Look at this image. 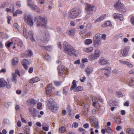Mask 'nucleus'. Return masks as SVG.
Masks as SVG:
<instances>
[{
	"label": "nucleus",
	"instance_id": "obj_61",
	"mask_svg": "<svg viewBox=\"0 0 134 134\" xmlns=\"http://www.w3.org/2000/svg\"><path fill=\"white\" fill-rule=\"evenodd\" d=\"M53 99L52 98H50L48 100V103L50 104V105L53 104Z\"/></svg>",
	"mask_w": 134,
	"mask_h": 134
},
{
	"label": "nucleus",
	"instance_id": "obj_47",
	"mask_svg": "<svg viewBox=\"0 0 134 134\" xmlns=\"http://www.w3.org/2000/svg\"><path fill=\"white\" fill-rule=\"evenodd\" d=\"M113 16L114 17V18L115 19H118V16H119V14L118 13H114L113 14Z\"/></svg>",
	"mask_w": 134,
	"mask_h": 134
},
{
	"label": "nucleus",
	"instance_id": "obj_43",
	"mask_svg": "<svg viewBox=\"0 0 134 134\" xmlns=\"http://www.w3.org/2000/svg\"><path fill=\"white\" fill-rule=\"evenodd\" d=\"M45 59L47 61H49L51 60V56L49 54H47L45 57Z\"/></svg>",
	"mask_w": 134,
	"mask_h": 134
},
{
	"label": "nucleus",
	"instance_id": "obj_26",
	"mask_svg": "<svg viewBox=\"0 0 134 134\" xmlns=\"http://www.w3.org/2000/svg\"><path fill=\"white\" fill-rule=\"evenodd\" d=\"M29 36L31 40L33 42H35V40L34 37V32L32 31H29L28 33Z\"/></svg>",
	"mask_w": 134,
	"mask_h": 134
},
{
	"label": "nucleus",
	"instance_id": "obj_46",
	"mask_svg": "<svg viewBox=\"0 0 134 134\" xmlns=\"http://www.w3.org/2000/svg\"><path fill=\"white\" fill-rule=\"evenodd\" d=\"M6 85L7 87L8 88H10L12 86V84L11 83H10L9 82H8V83H7L6 84Z\"/></svg>",
	"mask_w": 134,
	"mask_h": 134
},
{
	"label": "nucleus",
	"instance_id": "obj_52",
	"mask_svg": "<svg viewBox=\"0 0 134 134\" xmlns=\"http://www.w3.org/2000/svg\"><path fill=\"white\" fill-rule=\"evenodd\" d=\"M67 109L69 113H71L72 112V108L70 105H68L67 106Z\"/></svg>",
	"mask_w": 134,
	"mask_h": 134
},
{
	"label": "nucleus",
	"instance_id": "obj_5",
	"mask_svg": "<svg viewBox=\"0 0 134 134\" xmlns=\"http://www.w3.org/2000/svg\"><path fill=\"white\" fill-rule=\"evenodd\" d=\"M94 8V6L93 5L87 4L85 7V10L87 12V14L85 17L88 19L92 15Z\"/></svg>",
	"mask_w": 134,
	"mask_h": 134
},
{
	"label": "nucleus",
	"instance_id": "obj_50",
	"mask_svg": "<svg viewBox=\"0 0 134 134\" xmlns=\"http://www.w3.org/2000/svg\"><path fill=\"white\" fill-rule=\"evenodd\" d=\"M118 19H119L120 20L122 21L124 19V17L122 14H119Z\"/></svg>",
	"mask_w": 134,
	"mask_h": 134
},
{
	"label": "nucleus",
	"instance_id": "obj_57",
	"mask_svg": "<svg viewBox=\"0 0 134 134\" xmlns=\"http://www.w3.org/2000/svg\"><path fill=\"white\" fill-rule=\"evenodd\" d=\"M46 88L52 90V86L50 84H48L47 86V87Z\"/></svg>",
	"mask_w": 134,
	"mask_h": 134
},
{
	"label": "nucleus",
	"instance_id": "obj_59",
	"mask_svg": "<svg viewBox=\"0 0 134 134\" xmlns=\"http://www.w3.org/2000/svg\"><path fill=\"white\" fill-rule=\"evenodd\" d=\"M13 26L14 28H16L17 29H18L19 28V25L18 24L16 23H14Z\"/></svg>",
	"mask_w": 134,
	"mask_h": 134
},
{
	"label": "nucleus",
	"instance_id": "obj_56",
	"mask_svg": "<svg viewBox=\"0 0 134 134\" xmlns=\"http://www.w3.org/2000/svg\"><path fill=\"white\" fill-rule=\"evenodd\" d=\"M83 126L85 129L88 128L89 127V124L88 123H86L83 124Z\"/></svg>",
	"mask_w": 134,
	"mask_h": 134
},
{
	"label": "nucleus",
	"instance_id": "obj_48",
	"mask_svg": "<svg viewBox=\"0 0 134 134\" xmlns=\"http://www.w3.org/2000/svg\"><path fill=\"white\" fill-rule=\"evenodd\" d=\"M46 94H47L49 95V94L51 93L52 90H50V89H48L47 88H46Z\"/></svg>",
	"mask_w": 134,
	"mask_h": 134
},
{
	"label": "nucleus",
	"instance_id": "obj_55",
	"mask_svg": "<svg viewBox=\"0 0 134 134\" xmlns=\"http://www.w3.org/2000/svg\"><path fill=\"white\" fill-rule=\"evenodd\" d=\"M21 2L20 1H18L16 2V5L19 7H20L21 6Z\"/></svg>",
	"mask_w": 134,
	"mask_h": 134
},
{
	"label": "nucleus",
	"instance_id": "obj_7",
	"mask_svg": "<svg viewBox=\"0 0 134 134\" xmlns=\"http://www.w3.org/2000/svg\"><path fill=\"white\" fill-rule=\"evenodd\" d=\"M24 17V20L26 23L30 26H33L34 22L31 16L29 15L25 14Z\"/></svg>",
	"mask_w": 134,
	"mask_h": 134
},
{
	"label": "nucleus",
	"instance_id": "obj_64",
	"mask_svg": "<svg viewBox=\"0 0 134 134\" xmlns=\"http://www.w3.org/2000/svg\"><path fill=\"white\" fill-rule=\"evenodd\" d=\"M9 120L7 119H4L3 120V122L6 124H8L9 123Z\"/></svg>",
	"mask_w": 134,
	"mask_h": 134
},
{
	"label": "nucleus",
	"instance_id": "obj_33",
	"mask_svg": "<svg viewBox=\"0 0 134 134\" xmlns=\"http://www.w3.org/2000/svg\"><path fill=\"white\" fill-rule=\"evenodd\" d=\"M126 131L129 134H134V129L133 128H128L127 129Z\"/></svg>",
	"mask_w": 134,
	"mask_h": 134
},
{
	"label": "nucleus",
	"instance_id": "obj_28",
	"mask_svg": "<svg viewBox=\"0 0 134 134\" xmlns=\"http://www.w3.org/2000/svg\"><path fill=\"white\" fill-rule=\"evenodd\" d=\"M101 44V40L93 41V45L95 47H97Z\"/></svg>",
	"mask_w": 134,
	"mask_h": 134
},
{
	"label": "nucleus",
	"instance_id": "obj_6",
	"mask_svg": "<svg viewBox=\"0 0 134 134\" xmlns=\"http://www.w3.org/2000/svg\"><path fill=\"white\" fill-rule=\"evenodd\" d=\"M100 51L98 49L95 50L94 53H91L89 55L88 59L92 61L98 59L100 55Z\"/></svg>",
	"mask_w": 134,
	"mask_h": 134
},
{
	"label": "nucleus",
	"instance_id": "obj_17",
	"mask_svg": "<svg viewBox=\"0 0 134 134\" xmlns=\"http://www.w3.org/2000/svg\"><path fill=\"white\" fill-rule=\"evenodd\" d=\"M92 101L93 102V106L96 108L98 109L99 108L100 106L99 103L97 100V98L95 97H93L92 98Z\"/></svg>",
	"mask_w": 134,
	"mask_h": 134
},
{
	"label": "nucleus",
	"instance_id": "obj_40",
	"mask_svg": "<svg viewBox=\"0 0 134 134\" xmlns=\"http://www.w3.org/2000/svg\"><path fill=\"white\" fill-rule=\"evenodd\" d=\"M23 13L22 11L20 10L19 9L16 10L15 12L13 14V16H16L17 15V14H21Z\"/></svg>",
	"mask_w": 134,
	"mask_h": 134
},
{
	"label": "nucleus",
	"instance_id": "obj_10",
	"mask_svg": "<svg viewBox=\"0 0 134 134\" xmlns=\"http://www.w3.org/2000/svg\"><path fill=\"white\" fill-rule=\"evenodd\" d=\"M114 7L117 9L119 11L122 12H124V5L122 4L120 2V0H119L117 2L116 4H114Z\"/></svg>",
	"mask_w": 134,
	"mask_h": 134
},
{
	"label": "nucleus",
	"instance_id": "obj_4",
	"mask_svg": "<svg viewBox=\"0 0 134 134\" xmlns=\"http://www.w3.org/2000/svg\"><path fill=\"white\" fill-rule=\"evenodd\" d=\"M63 48L64 51L69 55L74 54L76 52V50L73 47L66 42H64Z\"/></svg>",
	"mask_w": 134,
	"mask_h": 134
},
{
	"label": "nucleus",
	"instance_id": "obj_21",
	"mask_svg": "<svg viewBox=\"0 0 134 134\" xmlns=\"http://www.w3.org/2000/svg\"><path fill=\"white\" fill-rule=\"evenodd\" d=\"M119 62L123 64L126 65L127 66L130 68H132L133 65L130 62L127 61H124L121 60H119Z\"/></svg>",
	"mask_w": 134,
	"mask_h": 134
},
{
	"label": "nucleus",
	"instance_id": "obj_9",
	"mask_svg": "<svg viewBox=\"0 0 134 134\" xmlns=\"http://www.w3.org/2000/svg\"><path fill=\"white\" fill-rule=\"evenodd\" d=\"M27 4L28 6L32 10L37 12L40 11V8L36 5L33 4L31 0H27Z\"/></svg>",
	"mask_w": 134,
	"mask_h": 134
},
{
	"label": "nucleus",
	"instance_id": "obj_44",
	"mask_svg": "<svg viewBox=\"0 0 134 134\" xmlns=\"http://www.w3.org/2000/svg\"><path fill=\"white\" fill-rule=\"evenodd\" d=\"M37 108L38 109L41 110L42 109V104L41 102L38 103L37 105Z\"/></svg>",
	"mask_w": 134,
	"mask_h": 134
},
{
	"label": "nucleus",
	"instance_id": "obj_51",
	"mask_svg": "<svg viewBox=\"0 0 134 134\" xmlns=\"http://www.w3.org/2000/svg\"><path fill=\"white\" fill-rule=\"evenodd\" d=\"M95 125L94 126V128L96 129H99V123L98 122H97L96 123H95Z\"/></svg>",
	"mask_w": 134,
	"mask_h": 134
},
{
	"label": "nucleus",
	"instance_id": "obj_29",
	"mask_svg": "<svg viewBox=\"0 0 134 134\" xmlns=\"http://www.w3.org/2000/svg\"><path fill=\"white\" fill-rule=\"evenodd\" d=\"M6 83V82L3 78L0 79V88L5 87Z\"/></svg>",
	"mask_w": 134,
	"mask_h": 134
},
{
	"label": "nucleus",
	"instance_id": "obj_49",
	"mask_svg": "<svg viewBox=\"0 0 134 134\" xmlns=\"http://www.w3.org/2000/svg\"><path fill=\"white\" fill-rule=\"evenodd\" d=\"M58 60L57 61V63L58 64H60L61 63L62 57H60V56L59 55L58 57Z\"/></svg>",
	"mask_w": 134,
	"mask_h": 134
},
{
	"label": "nucleus",
	"instance_id": "obj_58",
	"mask_svg": "<svg viewBox=\"0 0 134 134\" xmlns=\"http://www.w3.org/2000/svg\"><path fill=\"white\" fill-rule=\"evenodd\" d=\"M11 104L10 102H7L5 103V106L7 108H8Z\"/></svg>",
	"mask_w": 134,
	"mask_h": 134
},
{
	"label": "nucleus",
	"instance_id": "obj_37",
	"mask_svg": "<svg viewBox=\"0 0 134 134\" xmlns=\"http://www.w3.org/2000/svg\"><path fill=\"white\" fill-rule=\"evenodd\" d=\"M105 129L107 132L108 133H112L113 131L112 129L109 127L108 126L105 125Z\"/></svg>",
	"mask_w": 134,
	"mask_h": 134
},
{
	"label": "nucleus",
	"instance_id": "obj_18",
	"mask_svg": "<svg viewBox=\"0 0 134 134\" xmlns=\"http://www.w3.org/2000/svg\"><path fill=\"white\" fill-rule=\"evenodd\" d=\"M21 64L25 69L26 70L28 69V67L27 65L29 64V63L27 59H23L22 62Z\"/></svg>",
	"mask_w": 134,
	"mask_h": 134
},
{
	"label": "nucleus",
	"instance_id": "obj_54",
	"mask_svg": "<svg viewBox=\"0 0 134 134\" xmlns=\"http://www.w3.org/2000/svg\"><path fill=\"white\" fill-rule=\"evenodd\" d=\"M28 55L29 56H31L33 55V53L31 50H28L27 52Z\"/></svg>",
	"mask_w": 134,
	"mask_h": 134
},
{
	"label": "nucleus",
	"instance_id": "obj_24",
	"mask_svg": "<svg viewBox=\"0 0 134 134\" xmlns=\"http://www.w3.org/2000/svg\"><path fill=\"white\" fill-rule=\"evenodd\" d=\"M83 51L86 53H90L92 52L93 49V48L92 47H85L83 48Z\"/></svg>",
	"mask_w": 134,
	"mask_h": 134
},
{
	"label": "nucleus",
	"instance_id": "obj_63",
	"mask_svg": "<svg viewBox=\"0 0 134 134\" xmlns=\"http://www.w3.org/2000/svg\"><path fill=\"white\" fill-rule=\"evenodd\" d=\"M98 114H101L103 113V109H100L97 110Z\"/></svg>",
	"mask_w": 134,
	"mask_h": 134
},
{
	"label": "nucleus",
	"instance_id": "obj_23",
	"mask_svg": "<svg viewBox=\"0 0 134 134\" xmlns=\"http://www.w3.org/2000/svg\"><path fill=\"white\" fill-rule=\"evenodd\" d=\"M75 29H72L68 30L67 32V34L70 36H72L75 34Z\"/></svg>",
	"mask_w": 134,
	"mask_h": 134
},
{
	"label": "nucleus",
	"instance_id": "obj_36",
	"mask_svg": "<svg viewBox=\"0 0 134 134\" xmlns=\"http://www.w3.org/2000/svg\"><path fill=\"white\" fill-rule=\"evenodd\" d=\"M66 130V129L64 127L61 126L58 130V131L59 133H64Z\"/></svg>",
	"mask_w": 134,
	"mask_h": 134
},
{
	"label": "nucleus",
	"instance_id": "obj_62",
	"mask_svg": "<svg viewBox=\"0 0 134 134\" xmlns=\"http://www.w3.org/2000/svg\"><path fill=\"white\" fill-rule=\"evenodd\" d=\"M17 125L19 127H20L21 126V124L20 121L18 120L17 123Z\"/></svg>",
	"mask_w": 134,
	"mask_h": 134
},
{
	"label": "nucleus",
	"instance_id": "obj_32",
	"mask_svg": "<svg viewBox=\"0 0 134 134\" xmlns=\"http://www.w3.org/2000/svg\"><path fill=\"white\" fill-rule=\"evenodd\" d=\"M40 46L42 47V48L46 49L47 50L49 51H51L52 49V47L51 46H49L47 47H45L43 45H40Z\"/></svg>",
	"mask_w": 134,
	"mask_h": 134
},
{
	"label": "nucleus",
	"instance_id": "obj_42",
	"mask_svg": "<svg viewBox=\"0 0 134 134\" xmlns=\"http://www.w3.org/2000/svg\"><path fill=\"white\" fill-rule=\"evenodd\" d=\"M104 25V26H103V27H106L108 26H111V24L110 22L109 21H108L105 22Z\"/></svg>",
	"mask_w": 134,
	"mask_h": 134
},
{
	"label": "nucleus",
	"instance_id": "obj_34",
	"mask_svg": "<svg viewBox=\"0 0 134 134\" xmlns=\"http://www.w3.org/2000/svg\"><path fill=\"white\" fill-rule=\"evenodd\" d=\"M18 62V59L17 57L14 58L12 61V64L13 65H16Z\"/></svg>",
	"mask_w": 134,
	"mask_h": 134
},
{
	"label": "nucleus",
	"instance_id": "obj_16",
	"mask_svg": "<svg viewBox=\"0 0 134 134\" xmlns=\"http://www.w3.org/2000/svg\"><path fill=\"white\" fill-rule=\"evenodd\" d=\"M111 68L110 67H106L102 69V71L104 72V74L107 76L110 75Z\"/></svg>",
	"mask_w": 134,
	"mask_h": 134
},
{
	"label": "nucleus",
	"instance_id": "obj_38",
	"mask_svg": "<svg viewBox=\"0 0 134 134\" xmlns=\"http://www.w3.org/2000/svg\"><path fill=\"white\" fill-rule=\"evenodd\" d=\"M93 41L100 40V35L99 34H96L93 37Z\"/></svg>",
	"mask_w": 134,
	"mask_h": 134
},
{
	"label": "nucleus",
	"instance_id": "obj_25",
	"mask_svg": "<svg viewBox=\"0 0 134 134\" xmlns=\"http://www.w3.org/2000/svg\"><path fill=\"white\" fill-rule=\"evenodd\" d=\"M40 79L38 77H36L31 79L30 80V82L31 83H34L40 81Z\"/></svg>",
	"mask_w": 134,
	"mask_h": 134
},
{
	"label": "nucleus",
	"instance_id": "obj_30",
	"mask_svg": "<svg viewBox=\"0 0 134 134\" xmlns=\"http://www.w3.org/2000/svg\"><path fill=\"white\" fill-rule=\"evenodd\" d=\"M13 77L11 79V81L14 84H15L16 83V78L17 76L16 74L14 73L12 74Z\"/></svg>",
	"mask_w": 134,
	"mask_h": 134
},
{
	"label": "nucleus",
	"instance_id": "obj_41",
	"mask_svg": "<svg viewBox=\"0 0 134 134\" xmlns=\"http://www.w3.org/2000/svg\"><path fill=\"white\" fill-rule=\"evenodd\" d=\"M23 34L24 36L26 38H28L27 32L26 29L24 28L23 29Z\"/></svg>",
	"mask_w": 134,
	"mask_h": 134
},
{
	"label": "nucleus",
	"instance_id": "obj_60",
	"mask_svg": "<svg viewBox=\"0 0 134 134\" xmlns=\"http://www.w3.org/2000/svg\"><path fill=\"white\" fill-rule=\"evenodd\" d=\"M130 22L131 24L134 25V17L133 16L131 18Z\"/></svg>",
	"mask_w": 134,
	"mask_h": 134
},
{
	"label": "nucleus",
	"instance_id": "obj_8",
	"mask_svg": "<svg viewBox=\"0 0 134 134\" xmlns=\"http://www.w3.org/2000/svg\"><path fill=\"white\" fill-rule=\"evenodd\" d=\"M72 85L70 88L71 91H73L74 92H77L83 90V87L81 86L77 87L76 81L75 80H73L72 83Z\"/></svg>",
	"mask_w": 134,
	"mask_h": 134
},
{
	"label": "nucleus",
	"instance_id": "obj_27",
	"mask_svg": "<svg viewBox=\"0 0 134 134\" xmlns=\"http://www.w3.org/2000/svg\"><path fill=\"white\" fill-rule=\"evenodd\" d=\"M106 16V14H103L100 17L96 19L94 21V23H96L97 22H99L102 21L105 18Z\"/></svg>",
	"mask_w": 134,
	"mask_h": 134
},
{
	"label": "nucleus",
	"instance_id": "obj_12",
	"mask_svg": "<svg viewBox=\"0 0 134 134\" xmlns=\"http://www.w3.org/2000/svg\"><path fill=\"white\" fill-rule=\"evenodd\" d=\"M49 109L52 112H56L57 111L58 109V107L56 103H53L48 106Z\"/></svg>",
	"mask_w": 134,
	"mask_h": 134
},
{
	"label": "nucleus",
	"instance_id": "obj_1",
	"mask_svg": "<svg viewBox=\"0 0 134 134\" xmlns=\"http://www.w3.org/2000/svg\"><path fill=\"white\" fill-rule=\"evenodd\" d=\"M13 43L14 45V46L13 47V49L17 47L20 49L23 44L22 41L16 37H14L12 38L11 42H6L5 45L6 47H9Z\"/></svg>",
	"mask_w": 134,
	"mask_h": 134
},
{
	"label": "nucleus",
	"instance_id": "obj_3",
	"mask_svg": "<svg viewBox=\"0 0 134 134\" xmlns=\"http://www.w3.org/2000/svg\"><path fill=\"white\" fill-rule=\"evenodd\" d=\"M81 10L79 8H75L71 9L68 13L69 16L72 19L77 18L81 13Z\"/></svg>",
	"mask_w": 134,
	"mask_h": 134
},
{
	"label": "nucleus",
	"instance_id": "obj_45",
	"mask_svg": "<svg viewBox=\"0 0 134 134\" xmlns=\"http://www.w3.org/2000/svg\"><path fill=\"white\" fill-rule=\"evenodd\" d=\"M116 95L119 97H121L123 96L122 92L120 91H118L116 93Z\"/></svg>",
	"mask_w": 134,
	"mask_h": 134
},
{
	"label": "nucleus",
	"instance_id": "obj_53",
	"mask_svg": "<svg viewBox=\"0 0 134 134\" xmlns=\"http://www.w3.org/2000/svg\"><path fill=\"white\" fill-rule=\"evenodd\" d=\"M55 85L57 86H59L61 84V82L58 81H55L54 82Z\"/></svg>",
	"mask_w": 134,
	"mask_h": 134
},
{
	"label": "nucleus",
	"instance_id": "obj_11",
	"mask_svg": "<svg viewBox=\"0 0 134 134\" xmlns=\"http://www.w3.org/2000/svg\"><path fill=\"white\" fill-rule=\"evenodd\" d=\"M49 39V34H44L41 38V41L39 43V46H40V45H42L44 44V43L48 41Z\"/></svg>",
	"mask_w": 134,
	"mask_h": 134
},
{
	"label": "nucleus",
	"instance_id": "obj_22",
	"mask_svg": "<svg viewBox=\"0 0 134 134\" xmlns=\"http://www.w3.org/2000/svg\"><path fill=\"white\" fill-rule=\"evenodd\" d=\"M93 69L91 67L88 66L86 69L85 71L86 72V74L89 76L93 71Z\"/></svg>",
	"mask_w": 134,
	"mask_h": 134
},
{
	"label": "nucleus",
	"instance_id": "obj_19",
	"mask_svg": "<svg viewBox=\"0 0 134 134\" xmlns=\"http://www.w3.org/2000/svg\"><path fill=\"white\" fill-rule=\"evenodd\" d=\"M64 71V66L62 65H59L58 67V72L59 75H63Z\"/></svg>",
	"mask_w": 134,
	"mask_h": 134
},
{
	"label": "nucleus",
	"instance_id": "obj_13",
	"mask_svg": "<svg viewBox=\"0 0 134 134\" xmlns=\"http://www.w3.org/2000/svg\"><path fill=\"white\" fill-rule=\"evenodd\" d=\"M130 47L129 46L125 47L123 49L121 50L120 52L121 55L123 57L126 56L128 54Z\"/></svg>",
	"mask_w": 134,
	"mask_h": 134
},
{
	"label": "nucleus",
	"instance_id": "obj_20",
	"mask_svg": "<svg viewBox=\"0 0 134 134\" xmlns=\"http://www.w3.org/2000/svg\"><path fill=\"white\" fill-rule=\"evenodd\" d=\"M29 112L31 113V115L34 117H35L37 114L38 112L33 107H30L29 109Z\"/></svg>",
	"mask_w": 134,
	"mask_h": 134
},
{
	"label": "nucleus",
	"instance_id": "obj_14",
	"mask_svg": "<svg viewBox=\"0 0 134 134\" xmlns=\"http://www.w3.org/2000/svg\"><path fill=\"white\" fill-rule=\"evenodd\" d=\"M108 61L107 58L102 57L99 60L98 62L100 65H104L108 64Z\"/></svg>",
	"mask_w": 134,
	"mask_h": 134
},
{
	"label": "nucleus",
	"instance_id": "obj_31",
	"mask_svg": "<svg viewBox=\"0 0 134 134\" xmlns=\"http://www.w3.org/2000/svg\"><path fill=\"white\" fill-rule=\"evenodd\" d=\"M92 41V40L90 39H86L84 42V44L86 45H89L91 44Z\"/></svg>",
	"mask_w": 134,
	"mask_h": 134
},
{
	"label": "nucleus",
	"instance_id": "obj_39",
	"mask_svg": "<svg viewBox=\"0 0 134 134\" xmlns=\"http://www.w3.org/2000/svg\"><path fill=\"white\" fill-rule=\"evenodd\" d=\"M129 86L130 87H132L134 86V78H132L130 80L129 84Z\"/></svg>",
	"mask_w": 134,
	"mask_h": 134
},
{
	"label": "nucleus",
	"instance_id": "obj_15",
	"mask_svg": "<svg viewBox=\"0 0 134 134\" xmlns=\"http://www.w3.org/2000/svg\"><path fill=\"white\" fill-rule=\"evenodd\" d=\"M27 103L28 105L33 106L36 104L37 101L34 99L30 98L27 100Z\"/></svg>",
	"mask_w": 134,
	"mask_h": 134
},
{
	"label": "nucleus",
	"instance_id": "obj_2",
	"mask_svg": "<svg viewBox=\"0 0 134 134\" xmlns=\"http://www.w3.org/2000/svg\"><path fill=\"white\" fill-rule=\"evenodd\" d=\"M34 22L36 23L37 27L40 26L43 27H46L47 20L45 18L41 16L35 17Z\"/></svg>",
	"mask_w": 134,
	"mask_h": 134
},
{
	"label": "nucleus",
	"instance_id": "obj_35",
	"mask_svg": "<svg viewBox=\"0 0 134 134\" xmlns=\"http://www.w3.org/2000/svg\"><path fill=\"white\" fill-rule=\"evenodd\" d=\"M24 133L25 134H29L30 132V130L29 127L28 126L24 127Z\"/></svg>",
	"mask_w": 134,
	"mask_h": 134
}]
</instances>
